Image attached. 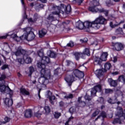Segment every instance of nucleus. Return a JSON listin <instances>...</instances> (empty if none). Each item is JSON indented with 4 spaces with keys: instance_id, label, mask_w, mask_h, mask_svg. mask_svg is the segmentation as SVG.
I'll use <instances>...</instances> for the list:
<instances>
[{
    "instance_id": "1",
    "label": "nucleus",
    "mask_w": 125,
    "mask_h": 125,
    "mask_svg": "<svg viewBox=\"0 0 125 125\" xmlns=\"http://www.w3.org/2000/svg\"><path fill=\"white\" fill-rule=\"evenodd\" d=\"M38 55L39 57L42 58L41 62L37 63V66L40 71L41 77L39 79L38 81L40 84H47L52 78L50 75V70L45 68V65L50 62L49 58L43 56V51L41 49L38 52Z\"/></svg>"
},
{
    "instance_id": "2",
    "label": "nucleus",
    "mask_w": 125,
    "mask_h": 125,
    "mask_svg": "<svg viewBox=\"0 0 125 125\" xmlns=\"http://www.w3.org/2000/svg\"><path fill=\"white\" fill-rule=\"evenodd\" d=\"M22 31L23 32L24 34L21 37L17 36V33L15 31H11L7 34L5 35L0 37V40H4L7 37H10L13 39H14L15 42H22V41L26 40L28 42L33 41L35 39L36 36L34 32H31L32 27H26L22 28Z\"/></svg>"
},
{
    "instance_id": "3",
    "label": "nucleus",
    "mask_w": 125,
    "mask_h": 125,
    "mask_svg": "<svg viewBox=\"0 0 125 125\" xmlns=\"http://www.w3.org/2000/svg\"><path fill=\"white\" fill-rule=\"evenodd\" d=\"M63 9L64 11L66 14H69L70 12H71V5L68 4L66 6V5H63L62 7H60L57 6H54L53 7V10H56L55 12H53L52 14H50L49 15L48 17V20H50V21H54V18L53 17V15H59L60 13L62 14H64V11H63Z\"/></svg>"
},
{
    "instance_id": "4",
    "label": "nucleus",
    "mask_w": 125,
    "mask_h": 125,
    "mask_svg": "<svg viewBox=\"0 0 125 125\" xmlns=\"http://www.w3.org/2000/svg\"><path fill=\"white\" fill-rule=\"evenodd\" d=\"M84 77V74L83 71H80L79 69H74L73 70L71 74H70L64 80L69 86L72 85L73 82L77 80V79H83Z\"/></svg>"
},
{
    "instance_id": "5",
    "label": "nucleus",
    "mask_w": 125,
    "mask_h": 125,
    "mask_svg": "<svg viewBox=\"0 0 125 125\" xmlns=\"http://www.w3.org/2000/svg\"><path fill=\"white\" fill-rule=\"evenodd\" d=\"M117 112L115 113L116 118L114 121L112 122L113 125H116V124H119L121 125L123 121L125 120V110H123V108L121 107L118 106L117 108Z\"/></svg>"
},
{
    "instance_id": "6",
    "label": "nucleus",
    "mask_w": 125,
    "mask_h": 125,
    "mask_svg": "<svg viewBox=\"0 0 125 125\" xmlns=\"http://www.w3.org/2000/svg\"><path fill=\"white\" fill-rule=\"evenodd\" d=\"M92 28L95 30H98L100 28V25H106L107 24V19L103 16L100 15L98 18L92 21H91Z\"/></svg>"
},
{
    "instance_id": "7",
    "label": "nucleus",
    "mask_w": 125,
    "mask_h": 125,
    "mask_svg": "<svg viewBox=\"0 0 125 125\" xmlns=\"http://www.w3.org/2000/svg\"><path fill=\"white\" fill-rule=\"evenodd\" d=\"M92 3L93 4V6H90L88 8V10L91 11V12L96 13L100 12V13L103 12L105 14V16H108V14L109 11L107 10H105L104 8L99 9L98 5H99V1L97 0H94L92 1Z\"/></svg>"
},
{
    "instance_id": "8",
    "label": "nucleus",
    "mask_w": 125,
    "mask_h": 125,
    "mask_svg": "<svg viewBox=\"0 0 125 125\" xmlns=\"http://www.w3.org/2000/svg\"><path fill=\"white\" fill-rule=\"evenodd\" d=\"M34 109L35 111L38 110V111L35 113V115L37 118H40L41 115L43 113V111H45L46 114H48V113L50 112V108H49V106H45L44 107L42 106L35 107Z\"/></svg>"
},
{
    "instance_id": "9",
    "label": "nucleus",
    "mask_w": 125,
    "mask_h": 125,
    "mask_svg": "<svg viewBox=\"0 0 125 125\" xmlns=\"http://www.w3.org/2000/svg\"><path fill=\"white\" fill-rule=\"evenodd\" d=\"M76 27L80 30H83V29H89V28H92V25L91 24V21H86L85 22H83L79 21H77L76 23Z\"/></svg>"
},
{
    "instance_id": "10",
    "label": "nucleus",
    "mask_w": 125,
    "mask_h": 125,
    "mask_svg": "<svg viewBox=\"0 0 125 125\" xmlns=\"http://www.w3.org/2000/svg\"><path fill=\"white\" fill-rule=\"evenodd\" d=\"M17 61L20 64H24V63H26V64H30V63H32L33 60L31 58L28 54H27V52L23 56L22 58H19L17 59Z\"/></svg>"
},
{
    "instance_id": "11",
    "label": "nucleus",
    "mask_w": 125,
    "mask_h": 125,
    "mask_svg": "<svg viewBox=\"0 0 125 125\" xmlns=\"http://www.w3.org/2000/svg\"><path fill=\"white\" fill-rule=\"evenodd\" d=\"M27 52L23 49L22 47L19 46L15 48L14 50L13 51V53L16 56H21L23 57L24 56V54H26V53Z\"/></svg>"
},
{
    "instance_id": "12",
    "label": "nucleus",
    "mask_w": 125,
    "mask_h": 125,
    "mask_svg": "<svg viewBox=\"0 0 125 125\" xmlns=\"http://www.w3.org/2000/svg\"><path fill=\"white\" fill-rule=\"evenodd\" d=\"M6 78L5 75H2L0 78V90L2 93L5 92V88L6 86H5V81H4V79Z\"/></svg>"
},
{
    "instance_id": "13",
    "label": "nucleus",
    "mask_w": 125,
    "mask_h": 125,
    "mask_svg": "<svg viewBox=\"0 0 125 125\" xmlns=\"http://www.w3.org/2000/svg\"><path fill=\"white\" fill-rule=\"evenodd\" d=\"M82 54H85L87 56H90V52L89 51V49L85 48V50L83 51V53H75L74 54L75 59L76 60H79L80 59V57L82 55Z\"/></svg>"
},
{
    "instance_id": "14",
    "label": "nucleus",
    "mask_w": 125,
    "mask_h": 125,
    "mask_svg": "<svg viewBox=\"0 0 125 125\" xmlns=\"http://www.w3.org/2000/svg\"><path fill=\"white\" fill-rule=\"evenodd\" d=\"M102 87L100 84H98L95 86L91 91V94L92 96H95L96 92H100L102 90Z\"/></svg>"
},
{
    "instance_id": "15",
    "label": "nucleus",
    "mask_w": 125,
    "mask_h": 125,
    "mask_svg": "<svg viewBox=\"0 0 125 125\" xmlns=\"http://www.w3.org/2000/svg\"><path fill=\"white\" fill-rule=\"evenodd\" d=\"M112 45L115 47V50H117V51H120L124 49V45L120 42L114 43Z\"/></svg>"
},
{
    "instance_id": "16",
    "label": "nucleus",
    "mask_w": 125,
    "mask_h": 125,
    "mask_svg": "<svg viewBox=\"0 0 125 125\" xmlns=\"http://www.w3.org/2000/svg\"><path fill=\"white\" fill-rule=\"evenodd\" d=\"M4 103L8 106V107H10V106H12V104H13V101L11 99L5 98L4 99Z\"/></svg>"
},
{
    "instance_id": "17",
    "label": "nucleus",
    "mask_w": 125,
    "mask_h": 125,
    "mask_svg": "<svg viewBox=\"0 0 125 125\" xmlns=\"http://www.w3.org/2000/svg\"><path fill=\"white\" fill-rule=\"evenodd\" d=\"M105 73V71H104V69L102 68L101 69H97L95 71V74L97 77L99 78V77H101V76H103V74Z\"/></svg>"
},
{
    "instance_id": "18",
    "label": "nucleus",
    "mask_w": 125,
    "mask_h": 125,
    "mask_svg": "<svg viewBox=\"0 0 125 125\" xmlns=\"http://www.w3.org/2000/svg\"><path fill=\"white\" fill-rule=\"evenodd\" d=\"M10 122V118L8 117H5L3 119L0 118V125H5Z\"/></svg>"
},
{
    "instance_id": "19",
    "label": "nucleus",
    "mask_w": 125,
    "mask_h": 125,
    "mask_svg": "<svg viewBox=\"0 0 125 125\" xmlns=\"http://www.w3.org/2000/svg\"><path fill=\"white\" fill-rule=\"evenodd\" d=\"M115 97H118L119 96H122V97H124V93L122 92L121 90V87H119L116 89V92L115 95Z\"/></svg>"
},
{
    "instance_id": "20",
    "label": "nucleus",
    "mask_w": 125,
    "mask_h": 125,
    "mask_svg": "<svg viewBox=\"0 0 125 125\" xmlns=\"http://www.w3.org/2000/svg\"><path fill=\"white\" fill-rule=\"evenodd\" d=\"M47 92L50 102L51 104H52V105H53V104H54V100H55V96H50V94H51V92H50V91H48Z\"/></svg>"
},
{
    "instance_id": "21",
    "label": "nucleus",
    "mask_w": 125,
    "mask_h": 125,
    "mask_svg": "<svg viewBox=\"0 0 125 125\" xmlns=\"http://www.w3.org/2000/svg\"><path fill=\"white\" fill-rule=\"evenodd\" d=\"M108 82L110 86H113L114 87L117 86V81L113 80V79L110 78L108 80Z\"/></svg>"
},
{
    "instance_id": "22",
    "label": "nucleus",
    "mask_w": 125,
    "mask_h": 125,
    "mask_svg": "<svg viewBox=\"0 0 125 125\" xmlns=\"http://www.w3.org/2000/svg\"><path fill=\"white\" fill-rule=\"evenodd\" d=\"M24 115L25 118H31L32 117V110L30 109L26 110Z\"/></svg>"
},
{
    "instance_id": "23",
    "label": "nucleus",
    "mask_w": 125,
    "mask_h": 125,
    "mask_svg": "<svg viewBox=\"0 0 125 125\" xmlns=\"http://www.w3.org/2000/svg\"><path fill=\"white\" fill-rule=\"evenodd\" d=\"M101 58L99 57H96L94 58V65H101V63L102 62Z\"/></svg>"
},
{
    "instance_id": "24",
    "label": "nucleus",
    "mask_w": 125,
    "mask_h": 125,
    "mask_svg": "<svg viewBox=\"0 0 125 125\" xmlns=\"http://www.w3.org/2000/svg\"><path fill=\"white\" fill-rule=\"evenodd\" d=\"M46 33H47V30H46L45 29H42L41 30H40L39 32L40 38H42V37H44V36L46 35Z\"/></svg>"
},
{
    "instance_id": "25",
    "label": "nucleus",
    "mask_w": 125,
    "mask_h": 125,
    "mask_svg": "<svg viewBox=\"0 0 125 125\" xmlns=\"http://www.w3.org/2000/svg\"><path fill=\"white\" fill-rule=\"evenodd\" d=\"M107 101L108 103H110V104H115V103H117V104L119 105V104L121 103L120 102H118V99H117V98H115V99L109 98Z\"/></svg>"
},
{
    "instance_id": "26",
    "label": "nucleus",
    "mask_w": 125,
    "mask_h": 125,
    "mask_svg": "<svg viewBox=\"0 0 125 125\" xmlns=\"http://www.w3.org/2000/svg\"><path fill=\"white\" fill-rule=\"evenodd\" d=\"M34 20H33L32 18H30L28 20V23L29 24H33V23H35L36 21H37L38 19V15L37 14H35L34 16Z\"/></svg>"
},
{
    "instance_id": "27",
    "label": "nucleus",
    "mask_w": 125,
    "mask_h": 125,
    "mask_svg": "<svg viewBox=\"0 0 125 125\" xmlns=\"http://www.w3.org/2000/svg\"><path fill=\"white\" fill-rule=\"evenodd\" d=\"M124 23H125V21H121L119 23L113 24V22L111 21L109 23V26L111 27V28H115L116 27H118V26H119V25H121V24H123Z\"/></svg>"
},
{
    "instance_id": "28",
    "label": "nucleus",
    "mask_w": 125,
    "mask_h": 125,
    "mask_svg": "<svg viewBox=\"0 0 125 125\" xmlns=\"http://www.w3.org/2000/svg\"><path fill=\"white\" fill-rule=\"evenodd\" d=\"M108 57V53L104 52L101 56V59L102 61H107V57Z\"/></svg>"
},
{
    "instance_id": "29",
    "label": "nucleus",
    "mask_w": 125,
    "mask_h": 125,
    "mask_svg": "<svg viewBox=\"0 0 125 125\" xmlns=\"http://www.w3.org/2000/svg\"><path fill=\"white\" fill-rule=\"evenodd\" d=\"M20 92L22 95H29L30 93L29 91L27 90L25 88H21L20 89Z\"/></svg>"
},
{
    "instance_id": "30",
    "label": "nucleus",
    "mask_w": 125,
    "mask_h": 125,
    "mask_svg": "<svg viewBox=\"0 0 125 125\" xmlns=\"http://www.w3.org/2000/svg\"><path fill=\"white\" fill-rule=\"evenodd\" d=\"M47 55H48L49 57H51V58H55V57H56V54H55L54 52L50 50L47 52Z\"/></svg>"
},
{
    "instance_id": "31",
    "label": "nucleus",
    "mask_w": 125,
    "mask_h": 125,
    "mask_svg": "<svg viewBox=\"0 0 125 125\" xmlns=\"http://www.w3.org/2000/svg\"><path fill=\"white\" fill-rule=\"evenodd\" d=\"M111 67H112V65L110 62H106L104 64V72H107V70H110L111 69Z\"/></svg>"
},
{
    "instance_id": "32",
    "label": "nucleus",
    "mask_w": 125,
    "mask_h": 125,
    "mask_svg": "<svg viewBox=\"0 0 125 125\" xmlns=\"http://www.w3.org/2000/svg\"><path fill=\"white\" fill-rule=\"evenodd\" d=\"M100 117H102V118L103 119L106 118V113L104 111H102L101 113V116H98V117L95 119V121H97V120H98V119H99V118H100Z\"/></svg>"
},
{
    "instance_id": "33",
    "label": "nucleus",
    "mask_w": 125,
    "mask_h": 125,
    "mask_svg": "<svg viewBox=\"0 0 125 125\" xmlns=\"http://www.w3.org/2000/svg\"><path fill=\"white\" fill-rule=\"evenodd\" d=\"M81 100H82V97L78 98V102L79 103V104L81 106V107H83L85 106V102H81Z\"/></svg>"
},
{
    "instance_id": "34",
    "label": "nucleus",
    "mask_w": 125,
    "mask_h": 125,
    "mask_svg": "<svg viewBox=\"0 0 125 125\" xmlns=\"http://www.w3.org/2000/svg\"><path fill=\"white\" fill-rule=\"evenodd\" d=\"M118 81L125 83V77L124 75H121L118 78Z\"/></svg>"
},
{
    "instance_id": "35",
    "label": "nucleus",
    "mask_w": 125,
    "mask_h": 125,
    "mask_svg": "<svg viewBox=\"0 0 125 125\" xmlns=\"http://www.w3.org/2000/svg\"><path fill=\"white\" fill-rule=\"evenodd\" d=\"M29 71L28 72V76L31 77L32 76V74H33V72H34V67L33 66H30L29 68Z\"/></svg>"
},
{
    "instance_id": "36",
    "label": "nucleus",
    "mask_w": 125,
    "mask_h": 125,
    "mask_svg": "<svg viewBox=\"0 0 125 125\" xmlns=\"http://www.w3.org/2000/svg\"><path fill=\"white\" fill-rule=\"evenodd\" d=\"M116 33L117 34V35H120V34H123V28L119 27L116 30Z\"/></svg>"
},
{
    "instance_id": "37",
    "label": "nucleus",
    "mask_w": 125,
    "mask_h": 125,
    "mask_svg": "<svg viewBox=\"0 0 125 125\" xmlns=\"http://www.w3.org/2000/svg\"><path fill=\"white\" fill-rule=\"evenodd\" d=\"M105 4L106 6H108V7L113 5V3L111 2V0H105Z\"/></svg>"
},
{
    "instance_id": "38",
    "label": "nucleus",
    "mask_w": 125,
    "mask_h": 125,
    "mask_svg": "<svg viewBox=\"0 0 125 125\" xmlns=\"http://www.w3.org/2000/svg\"><path fill=\"white\" fill-rule=\"evenodd\" d=\"M54 116L56 119H58L60 116H61V113L58 112H55L54 114Z\"/></svg>"
},
{
    "instance_id": "39",
    "label": "nucleus",
    "mask_w": 125,
    "mask_h": 125,
    "mask_svg": "<svg viewBox=\"0 0 125 125\" xmlns=\"http://www.w3.org/2000/svg\"><path fill=\"white\" fill-rule=\"evenodd\" d=\"M73 97V94H70L67 96H64V98H65V99H72Z\"/></svg>"
},
{
    "instance_id": "40",
    "label": "nucleus",
    "mask_w": 125,
    "mask_h": 125,
    "mask_svg": "<svg viewBox=\"0 0 125 125\" xmlns=\"http://www.w3.org/2000/svg\"><path fill=\"white\" fill-rule=\"evenodd\" d=\"M100 112V111L98 109H97L96 111H95L92 115V117H96V116H97V115H98V114H99V112Z\"/></svg>"
},
{
    "instance_id": "41",
    "label": "nucleus",
    "mask_w": 125,
    "mask_h": 125,
    "mask_svg": "<svg viewBox=\"0 0 125 125\" xmlns=\"http://www.w3.org/2000/svg\"><path fill=\"white\" fill-rule=\"evenodd\" d=\"M66 46H68L69 47H73L74 46V42L71 41L70 42L66 45Z\"/></svg>"
},
{
    "instance_id": "42",
    "label": "nucleus",
    "mask_w": 125,
    "mask_h": 125,
    "mask_svg": "<svg viewBox=\"0 0 125 125\" xmlns=\"http://www.w3.org/2000/svg\"><path fill=\"white\" fill-rule=\"evenodd\" d=\"M31 7H33L35 6V9L37 10V7L38 6V3H36V2L34 3H31L30 4Z\"/></svg>"
},
{
    "instance_id": "43",
    "label": "nucleus",
    "mask_w": 125,
    "mask_h": 125,
    "mask_svg": "<svg viewBox=\"0 0 125 125\" xmlns=\"http://www.w3.org/2000/svg\"><path fill=\"white\" fill-rule=\"evenodd\" d=\"M113 92V90L111 89H106L105 90V93H112Z\"/></svg>"
},
{
    "instance_id": "44",
    "label": "nucleus",
    "mask_w": 125,
    "mask_h": 125,
    "mask_svg": "<svg viewBox=\"0 0 125 125\" xmlns=\"http://www.w3.org/2000/svg\"><path fill=\"white\" fill-rule=\"evenodd\" d=\"M60 71V68H58L57 69H56L55 70H54V74L55 75H58V74H59V71Z\"/></svg>"
},
{
    "instance_id": "45",
    "label": "nucleus",
    "mask_w": 125,
    "mask_h": 125,
    "mask_svg": "<svg viewBox=\"0 0 125 125\" xmlns=\"http://www.w3.org/2000/svg\"><path fill=\"white\" fill-rule=\"evenodd\" d=\"M66 64L67 66H70V65H73L74 63L71 61L67 60L66 61Z\"/></svg>"
},
{
    "instance_id": "46",
    "label": "nucleus",
    "mask_w": 125,
    "mask_h": 125,
    "mask_svg": "<svg viewBox=\"0 0 125 125\" xmlns=\"http://www.w3.org/2000/svg\"><path fill=\"white\" fill-rule=\"evenodd\" d=\"M84 99H85V100H88V101L91 100L90 97L87 94H86V95L84 96Z\"/></svg>"
},
{
    "instance_id": "47",
    "label": "nucleus",
    "mask_w": 125,
    "mask_h": 125,
    "mask_svg": "<svg viewBox=\"0 0 125 125\" xmlns=\"http://www.w3.org/2000/svg\"><path fill=\"white\" fill-rule=\"evenodd\" d=\"M69 111L71 114H73V113L76 111V109H75L74 107H70Z\"/></svg>"
},
{
    "instance_id": "48",
    "label": "nucleus",
    "mask_w": 125,
    "mask_h": 125,
    "mask_svg": "<svg viewBox=\"0 0 125 125\" xmlns=\"http://www.w3.org/2000/svg\"><path fill=\"white\" fill-rule=\"evenodd\" d=\"M99 103L102 104H104V99L102 97L99 98Z\"/></svg>"
},
{
    "instance_id": "49",
    "label": "nucleus",
    "mask_w": 125,
    "mask_h": 125,
    "mask_svg": "<svg viewBox=\"0 0 125 125\" xmlns=\"http://www.w3.org/2000/svg\"><path fill=\"white\" fill-rule=\"evenodd\" d=\"M37 10L38 9V8H42V7H43V4H38L37 3Z\"/></svg>"
},
{
    "instance_id": "50",
    "label": "nucleus",
    "mask_w": 125,
    "mask_h": 125,
    "mask_svg": "<svg viewBox=\"0 0 125 125\" xmlns=\"http://www.w3.org/2000/svg\"><path fill=\"white\" fill-rule=\"evenodd\" d=\"M74 117H71L69 118L68 120L65 123V125H69V122L71 121V120H73Z\"/></svg>"
},
{
    "instance_id": "51",
    "label": "nucleus",
    "mask_w": 125,
    "mask_h": 125,
    "mask_svg": "<svg viewBox=\"0 0 125 125\" xmlns=\"http://www.w3.org/2000/svg\"><path fill=\"white\" fill-rule=\"evenodd\" d=\"M112 61L114 63H116L118 61V58L117 57H114L112 59Z\"/></svg>"
},
{
    "instance_id": "52",
    "label": "nucleus",
    "mask_w": 125,
    "mask_h": 125,
    "mask_svg": "<svg viewBox=\"0 0 125 125\" xmlns=\"http://www.w3.org/2000/svg\"><path fill=\"white\" fill-rule=\"evenodd\" d=\"M80 42H87V38H85L83 40L81 39Z\"/></svg>"
},
{
    "instance_id": "53",
    "label": "nucleus",
    "mask_w": 125,
    "mask_h": 125,
    "mask_svg": "<svg viewBox=\"0 0 125 125\" xmlns=\"http://www.w3.org/2000/svg\"><path fill=\"white\" fill-rule=\"evenodd\" d=\"M7 68H8V65L7 64H4L1 67L2 70H5V69H7Z\"/></svg>"
},
{
    "instance_id": "54",
    "label": "nucleus",
    "mask_w": 125,
    "mask_h": 125,
    "mask_svg": "<svg viewBox=\"0 0 125 125\" xmlns=\"http://www.w3.org/2000/svg\"><path fill=\"white\" fill-rule=\"evenodd\" d=\"M21 0L24 10H26V7H25V3L24 2V0Z\"/></svg>"
},
{
    "instance_id": "55",
    "label": "nucleus",
    "mask_w": 125,
    "mask_h": 125,
    "mask_svg": "<svg viewBox=\"0 0 125 125\" xmlns=\"http://www.w3.org/2000/svg\"><path fill=\"white\" fill-rule=\"evenodd\" d=\"M75 0L76 2H77V3H78V4H81V3H82L83 1V0Z\"/></svg>"
},
{
    "instance_id": "56",
    "label": "nucleus",
    "mask_w": 125,
    "mask_h": 125,
    "mask_svg": "<svg viewBox=\"0 0 125 125\" xmlns=\"http://www.w3.org/2000/svg\"><path fill=\"white\" fill-rule=\"evenodd\" d=\"M23 19H27V14H26V11H24V15L23 16Z\"/></svg>"
},
{
    "instance_id": "57",
    "label": "nucleus",
    "mask_w": 125,
    "mask_h": 125,
    "mask_svg": "<svg viewBox=\"0 0 125 125\" xmlns=\"http://www.w3.org/2000/svg\"><path fill=\"white\" fill-rule=\"evenodd\" d=\"M111 74H112V75H113V76H116V75L119 74V72L118 71H116V72H113Z\"/></svg>"
},
{
    "instance_id": "58",
    "label": "nucleus",
    "mask_w": 125,
    "mask_h": 125,
    "mask_svg": "<svg viewBox=\"0 0 125 125\" xmlns=\"http://www.w3.org/2000/svg\"><path fill=\"white\" fill-rule=\"evenodd\" d=\"M41 90H42V89L39 88V91H38V96L40 98V99H41V95H40V93L41 92Z\"/></svg>"
},
{
    "instance_id": "59",
    "label": "nucleus",
    "mask_w": 125,
    "mask_h": 125,
    "mask_svg": "<svg viewBox=\"0 0 125 125\" xmlns=\"http://www.w3.org/2000/svg\"><path fill=\"white\" fill-rule=\"evenodd\" d=\"M63 105H64V103H63V102H60V106H61V107H62V106H63Z\"/></svg>"
},
{
    "instance_id": "60",
    "label": "nucleus",
    "mask_w": 125,
    "mask_h": 125,
    "mask_svg": "<svg viewBox=\"0 0 125 125\" xmlns=\"http://www.w3.org/2000/svg\"><path fill=\"white\" fill-rule=\"evenodd\" d=\"M42 2H43L44 3H45L46 2V0H40Z\"/></svg>"
},
{
    "instance_id": "61",
    "label": "nucleus",
    "mask_w": 125,
    "mask_h": 125,
    "mask_svg": "<svg viewBox=\"0 0 125 125\" xmlns=\"http://www.w3.org/2000/svg\"><path fill=\"white\" fill-rule=\"evenodd\" d=\"M104 108H105V106H104V105H102L101 106V109L102 110H103V109H104Z\"/></svg>"
},
{
    "instance_id": "62",
    "label": "nucleus",
    "mask_w": 125,
    "mask_h": 125,
    "mask_svg": "<svg viewBox=\"0 0 125 125\" xmlns=\"http://www.w3.org/2000/svg\"><path fill=\"white\" fill-rule=\"evenodd\" d=\"M114 1H115V2H119V1H120V0H113Z\"/></svg>"
},
{
    "instance_id": "63",
    "label": "nucleus",
    "mask_w": 125,
    "mask_h": 125,
    "mask_svg": "<svg viewBox=\"0 0 125 125\" xmlns=\"http://www.w3.org/2000/svg\"><path fill=\"white\" fill-rule=\"evenodd\" d=\"M18 77H21V74L20 73H18Z\"/></svg>"
},
{
    "instance_id": "64",
    "label": "nucleus",
    "mask_w": 125,
    "mask_h": 125,
    "mask_svg": "<svg viewBox=\"0 0 125 125\" xmlns=\"http://www.w3.org/2000/svg\"><path fill=\"white\" fill-rule=\"evenodd\" d=\"M123 9L125 10V4H123Z\"/></svg>"
}]
</instances>
